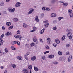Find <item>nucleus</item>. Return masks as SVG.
Wrapping results in <instances>:
<instances>
[{"label":"nucleus","instance_id":"obj_1","mask_svg":"<svg viewBox=\"0 0 73 73\" xmlns=\"http://www.w3.org/2000/svg\"><path fill=\"white\" fill-rule=\"evenodd\" d=\"M14 37H15V38H19L20 40H21V38H22V36L21 35H15L14 36Z\"/></svg>","mask_w":73,"mask_h":73},{"label":"nucleus","instance_id":"obj_2","mask_svg":"<svg viewBox=\"0 0 73 73\" xmlns=\"http://www.w3.org/2000/svg\"><path fill=\"white\" fill-rule=\"evenodd\" d=\"M72 33H69L67 34V36L68 37L70 40H71L72 38Z\"/></svg>","mask_w":73,"mask_h":73},{"label":"nucleus","instance_id":"obj_3","mask_svg":"<svg viewBox=\"0 0 73 73\" xmlns=\"http://www.w3.org/2000/svg\"><path fill=\"white\" fill-rule=\"evenodd\" d=\"M29 10H30V11L28 12V15H30V14H31V13H32L33 12L35 11V9L33 8H30Z\"/></svg>","mask_w":73,"mask_h":73},{"label":"nucleus","instance_id":"obj_4","mask_svg":"<svg viewBox=\"0 0 73 73\" xmlns=\"http://www.w3.org/2000/svg\"><path fill=\"white\" fill-rule=\"evenodd\" d=\"M9 11L10 12H14V11L15 10V8H13L12 9H9Z\"/></svg>","mask_w":73,"mask_h":73},{"label":"nucleus","instance_id":"obj_5","mask_svg":"<svg viewBox=\"0 0 73 73\" xmlns=\"http://www.w3.org/2000/svg\"><path fill=\"white\" fill-rule=\"evenodd\" d=\"M57 16V15L55 13H52L51 14V16L52 17H55Z\"/></svg>","mask_w":73,"mask_h":73},{"label":"nucleus","instance_id":"obj_6","mask_svg":"<svg viewBox=\"0 0 73 73\" xmlns=\"http://www.w3.org/2000/svg\"><path fill=\"white\" fill-rule=\"evenodd\" d=\"M55 42L57 44H60V40H59L58 39H55Z\"/></svg>","mask_w":73,"mask_h":73},{"label":"nucleus","instance_id":"obj_7","mask_svg":"<svg viewBox=\"0 0 73 73\" xmlns=\"http://www.w3.org/2000/svg\"><path fill=\"white\" fill-rule=\"evenodd\" d=\"M36 60V57L35 56H33L31 58V60L33 61H35V60Z\"/></svg>","mask_w":73,"mask_h":73},{"label":"nucleus","instance_id":"obj_8","mask_svg":"<svg viewBox=\"0 0 73 73\" xmlns=\"http://www.w3.org/2000/svg\"><path fill=\"white\" fill-rule=\"evenodd\" d=\"M47 40L48 44H50V38H48Z\"/></svg>","mask_w":73,"mask_h":73},{"label":"nucleus","instance_id":"obj_9","mask_svg":"<svg viewBox=\"0 0 73 73\" xmlns=\"http://www.w3.org/2000/svg\"><path fill=\"white\" fill-rule=\"evenodd\" d=\"M20 2H17L15 5V6L17 7H20Z\"/></svg>","mask_w":73,"mask_h":73},{"label":"nucleus","instance_id":"obj_10","mask_svg":"<svg viewBox=\"0 0 73 73\" xmlns=\"http://www.w3.org/2000/svg\"><path fill=\"white\" fill-rule=\"evenodd\" d=\"M72 56H70L68 58V62H70V61H71V60H72Z\"/></svg>","mask_w":73,"mask_h":73},{"label":"nucleus","instance_id":"obj_11","mask_svg":"<svg viewBox=\"0 0 73 73\" xmlns=\"http://www.w3.org/2000/svg\"><path fill=\"white\" fill-rule=\"evenodd\" d=\"M35 20L37 22H38L39 21V19H38V16H36L35 17Z\"/></svg>","mask_w":73,"mask_h":73},{"label":"nucleus","instance_id":"obj_12","mask_svg":"<svg viewBox=\"0 0 73 73\" xmlns=\"http://www.w3.org/2000/svg\"><path fill=\"white\" fill-rule=\"evenodd\" d=\"M0 42L1 43V45H3V42H4L3 40V39L1 38H0Z\"/></svg>","mask_w":73,"mask_h":73},{"label":"nucleus","instance_id":"obj_13","mask_svg":"<svg viewBox=\"0 0 73 73\" xmlns=\"http://www.w3.org/2000/svg\"><path fill=\"white\" fill-rule=\"evenodd\" d=\"M37 41V37L36 36L34 37L33 39V41L34 42H36Z\"/></svg>","mask_w":73,"mask_h":73},{"label":"nucleus","instance_id":"obj_14","mask_svg":"<svg viewBox=\"0 0 73 73\" xmlns=\"http://www.w3.org/2000/svg\"><path fill=\"white\" fill-rule=\"evenodd\" d=\"M28 68L29 69L31 70L32 69V65H29L28 66Z\"/></svg>","mask_w":73,"mask_h":73},{"label":"nucleus","instance_id":"obj_15","mask_svg":"<svg viewBox=\"0 0 73 73\" xmlns=\"http://www.w3.org/2000/svg\"><path fill=\"white\" fill-rule=\"evenodd\" d=\"M48 58H52L54 57V55H50L49 56H48Z\"/></svg>","mask_w":73,"mask_h":73},{"label":"nucleus","instance_id":"obj_16","mask_svg":"<svg viewBox=\"0 0 73 73\" xmlns=\"http://www.w3.org/2000/svg\"><path fill=\"white\" fill-rule=\"evenodd\" d=\"M44 31H45V29H43L41 30V31L40 32V34H41V35L43 34V33H44Z\"/></svg>","mask_w":73,"mask_h":73},{"label":"nucleus","instance_id":"obj_17","mask_svg":"<svg viewBox=\"0 0 73 73\" xmlns=\"http://www.w3.org/2000/svg\"><path fill=\"white\" fill-rule=\"evenodd\" d=\"M17 58L18 59V60H21L23 59V57L21 56H17Z\"/></svg>","mask_w":73,"mask_h":73},{"label":"nucleus","instance_id":"obj_18","mask_svg":"<svg viewBox=\"0 0 73 73\" xmlns=\"http://www.w3.org/2000/svg\"><path fill=\"white\" fill-rule=\"evenodd\" d=\"M23 27L24 28H27V27H28V25H27V24H25V23H23Z\"/></svg>","mask_w":73,"mask_h":73},{"label":"nucleus","instance_id":"obj_19","mask_svg":"<svg viewBox=\"0 0 73 73\" xmlns=\"http://www.w3.org/2000/svg\"><path fill=\"white\" fill-rule=\"evenodd\" d=\"M34 45H35V43L32 42L31 44L30 45V47L31 48H32V46H33Z\"/></svg>","mask_w":73,"mask_h":73},{"label":"nucleus","instance_id":"obj_20","mask_svg":"<svg viewBox=\"0 0 73 73\" xmlns=\"http://www.w3.org/2000/svg\"><path fill=\"white\" fill-rule=\"evenodd\" d=\"M11 35V32H7L6 33V36H9V35Z\"/></svg>","mask_w":73,"mask_h":73},{"label":"nucleus","instance_id":"obj_21","mask_svg":"<svg viewBox=\"0 0 73 73\" xmlns=\"http://www.w3.org/2000/svg\"><path fill=\"white\" fill-rule=\"evenodd\" d=\"M49 24L48 23H46V24H44V26L46 27H48V26H49Z\"/></svg>","mask_w":73,"mask_h":73},{"label":"nucleus","instance_id":"obj_22","mask_svg":"<svg viewBox=\"0 0 73 73\" xmlns=\"http://www.w3.org/2000/svg\"><path fill=\"white\" fill-rule=\"evenodd\" d=\"M25 47L27 48H29V45L28 44H26L25 45Z\"/></svg>","mask_w":73,"mask_h":73},{"label":"nucleus","instance_id":"obj_23","mask_svg":"<svg viewBox=\"0 0 73 73\" xmlns=\"http://www.w3.org/2000/svg\"><path fill=\"white\" fill-rule=\"evenodd\" d=\"M34 70H35V71H36V72L38 71V68L37 67L34 66Z\"/></svg>","mask_w":73,"mask_h":73},{"label":"nucleus","instance_id":"obj_24","mask_svg":"<svg viewBox=\"0 0 73 73\" xmlns=\"http://www.w3.org/2000/svg\"><path fill=\"white\" fill-rule=\"evenodd\" d=\"M6 25H8V26H9V25H11V23L9 22H7L6 23Z\"/></svg>","mask_w":73,"mask_h":73},{"label":"nucleus","instance_id":"obj_25","mask_svg":"<svg viewBox=\"0 0 73 73\" xmlns=\"http://www.w3.org/2000/svg\"><path fill=\"white\" fill-rule=\"evenodd\" d=\"M18 19L17 18H15L13 19V21L15 22H17L18 21Z\"/></svg>","mask_w":73,"mask_h":73},{"label":"nucleus","instance_id":"obj_26","mask_svg":"<svg viewBox=\"0 0 73 73\" xmlns=\"http://www.w3.org/2000/svg\"><path fill=\"white\" fill-rule=\"evenodd\" d=\"M23 71L24 72V73H28V71L27 69H24L23 70Z\"/></svg>","mask_w":73,"mask_h":73},{"label":"nucleus","instance_id":"obj_27","mask_svg":"<svg viewBox=\"0 0 73 73\" xmlns=\"http://www.w3.org/2000/svg\"><path fill=\"white\" fill-rule=\"evenodd\" d=\"M13 26L12 25L10 26L8 28V29L9 30H10L11 29H12V28H13Z\"/></svg>","mask_w":73,"mask_h":73},{"label":"nucleus","instance_id":"obj_28","mask_svg":"<svg viewBox=\"0 0 73 73\" xmlns=\"http://www.w3.org/2000/svg\"><path fill=\"white\" fill-rule=\"evenodd\" d=\"M58 64V62L56 61L54 62L53 63V65H57Z\"/></svg>","mask_w":73,"mask_h":73},{"label":"nucleus","instance_id":"obj_29","mask_svg":"<svg viewBox=\"0 0 73 73\" xmlns=\"http://www.w3.org/2000/svg\"><path fill=\"white\" fill-rule=\"evenodd\" d=\"M16 44V41H13L11 42L12 45H14V44Z\"/></svg>","mask_w":73,"mask_h":73},{"label":"nucleus","instance_id":"obj_30","mask_svg":"<svg viewBox=\"0 0 73 73\" xmlns=\"http://www.w3.org/2000/svg\"><path fill=\"white\" fill-rule=\"evenodd\" d=\"M58 53L59 55H60V56H61L62 55V52L61 51H58Z\"/></svg>","mask_w":73,"mask_h":73},{"label":"nucleus","instance_id":"obj_31","mask_svg":"<svg viewBox=\"0 0 73 73\" xmlns=\"http://www.w3.org/2000/svg\"><path fill=\"white\" fill-rule=\"evenodd\" d=\"M46 53H49V51H47L46 52H44V54H46Z\"/></svg>","mask_w":73,"mask_h":73},{"label":"nucleus","instance_id":"obj_32","mask_svg":"<svg viewBox=\"0 0 73 73\" xmlns=\"http://www.w3.org/2000/svg\"><path fill=\"white\" fill-rule=\"evenodd\" d=\"M12 67L14 69H15V68H16V64H12Z\"/></svg>","mask_w":73,"mask_h":73},{"label":"nucleus","instance_id":"obj_33","mask_svg":"<svg viewBox=\"0 0 73 73\" xmlns=\"http://www.w3.org/2000/svg\"><path fill=\"white\" fill-rule=\"evenodd\" d=\"M5 51L6 53H8V50L7 48H5Z\"/></svg>","mask_w":73,"mask_h":73},{"label":"nucleus","instance_id":"obj_34","mask_svg":"<svg viewBox=\"0 0 73 73\" xmlns=\"http://www.w3.org/2000/svg\"><path fill=\"white\" fill-rule=\"evenodd\" d=\"M64 17H59L58 18V21H60Z\"/></svg>","mask_w":73,"mask_h":73},{"label":"nucleus","instance_id":"obj_35","mask_svg":"<svg viewBox=\"0 0 73 73\" xmlns=\"http://www.w3.org/2000/svg\"><path fill=\"white\" fill-rule=\"evenodd\" d=\"M65 38V36L64 35L62 38V41H64Z\"/></svg>","mask_w":73,"mask_h":73},{"label":"nucleus","instance_id":"obj_36","mask_svg":"<svg viewBox=\"0 0 73 73\" xmlns=\"http://www.w3.org/2000/svg\"><path fill=\"white\" fill-rule=\"evenodd\" d=\"M52 29L54 31H56V30H57V27L55 26V27H53L52 28Z\"/></svg>","mask_w":73,"mask_h":73},{"label":"nucleus","instance_id":"obj_37","mask_svg":"<svg viewBox=\"0 0 73 73\" xmlns=\"http://www.w3.org/2000/svg\"><path fill=\"white\" fill-rule=\"evenodd\" d=\"M42 59H43V60H45V56H42Z\"/></svg>","mask_w":73,"mask_h":73},{"label":"nucleus","instance_id":"obj_38","mask_svg":"<svg viewBox=\"0 0 73 73\" xmlns=\"http://www.w3.org/2000/svg\"><path fill=\"white\" fill-rule=\"evenodd\" d=\"M70 43L67 44L66 45V46L67 48H68V47H69L70 46Z\"/></svg>","mask_w":73,"mask_h":73},{"label":"nucleus","instance_id":"obj_39","mask_svg":"<svg viewBox=\"0 0 73 73\" xmlns=\"http://www.w3.org/2000/svg\"><path fill=\"white\" fill-rule=\"evenodd\" d=\"M16 43L17 44L19 45V46H20V42L17 41L16 42Z\"/></svg>","mask_w":73,"mask_h":73},{"label":"nucleus","instance_id":"obj_40","mask_svg":"<svg viewBox=\"0 0 73 73\" xmlns=\"http://www.w3.org/2000/svg\"><path fill=\"white\" fill-rule=\"evenodd\" d=\"M4 2H2L0 4V5H1V6H3V5H4Z\"/></svg>","mask_w":73,"mask_h":73},{"label":"nucleus","instance_id":"obj_41","mask_svg":"<svg viewBox=\"0 0 73 73\" xmlns=\"http://www.w3.org/2000/svg\"><path fill=\"white\" fill-rule=\"evenodd\" d=\"M46 10L47 11H50V9L49 8L46 7Z\"/></svg>","mask_w":73,"mask_h":73},{"label":"nucleus","instance_id":"obj_42","mask_svg":"<svg viewBox=\"0 0 73 73\" xmlns=\"http://www.w3.org/2000/svg\"><path fill=\"white\" fill-rule=\"evenodd\" d=\"M68 12L69 13L71 14L72 13V11L71 10H68Z\"/></svg>","mask_w":73,"mask_h":73},{"label":"nucleus","instance_id":"obj_43","mask_svg":"<svg viewBox=\"0 0 73 73\" xmlns=\"http://www.w3.org/2000/svg\"><path fill=\"white\" fill-rule=\"evenodd\" d=\"M17 35H19V34H20V31L18 30L17 31Z\"/></svg>","mask_w":73,"mask_h":73},{"label":"nucleus","instance_id":"obj_44","mask_svg":"<svg viewBox=\"0 0 73 73\" xmlns=\"http://www.w3.org/2000/svg\"><path fill=\"white\" fill-rule=\"evenodd\" d=\"M63 5L65 6H67L68 5V3H64L63 4Z\"/></svg>","mask_w":73,"mask_h":73},{"label":"nucleus","instance_id":"obj_45","mask_svg":"<svg viewBox=\"0 0 73 73\" xmlns=\"http://www.w3.org/2000/svg\"><path fill=\"white\" fill-rule=\"evenodd\" d=\"M53 23L54 24H56L57 23V21L56 20H54L53 21Z\"/></svg>","mask_w":73,"mask_h":73},{"label":"nucleus","instance_id":"obj_46","mask_svg":"<svg viewBox=\"0 0 73 73\" xmlns=\"http://www.w3.org/2000/svg\"><path fill=\"white\" fill-rule=\"evenodd\" d=\"M48 20H46L45 21H43L44 23H48Z\"/></svg>","mask_w":73,"mask_h":73},{"label":"nucleus","instance_id":"obj_47","mask_svg":"<svg viewBox=\"0 0 73 73\" xmlns=\"http://www.w3.org/2000/svg\"><path fill=\"white\" fill-rule=\"evenodd\" d=\"M4 37V34H3L1 36V38H3Z\"/></svg>","mask_w":73,"mask_h":73},{"label":"nucleus","instance_id":"obj_48","mask_svg":"<svg viewBox=\"0 0 73 73\" xmlns=\"http://www.w3.org/2000/svg\"><path fill=\"white\" fill-rule=\"evenodd\" d=\"M40 42H41L42 44L44 42L43 41H42V40L41 39H40Z\"/></svg>","mask_w":73,"mask_h":73},{"label":"nucleus","instance_id":"obj_49","mask_svg":"<svg viewBox=\"0 0 73 73\" xmlns=\"http://www.w3.org/2000/svg\"><path fill=\"white\" fill-rule=\"evenodd\" d=\"M57 44H55V43H54L53 44V46H54L55 47H56V46H57Z\"/></svg>","mask_w":73,"mask_h":73},{"label":"nucleus","instance_id":"obj_50","mask_svg":"<svg viewBox=\"0 0 73 73\" xmlns=\"http://www.w3.org/2000/svg\"><path fill=\"white\" fill-rule=\"evenodd\" d=\"M46 49H49V46H48L47 45L46 46Z\"/></svg>","mask_w":73,"mask_h":73},{"label":"nucleus","instance_id":"obj_51","mask_svg":"<svg viewBox=\"0 0 73 73\" xmlns=\"http://www.w3.org/2000/svg\"><path fill=\"white\" fill-rule=\"evenodd\" d=\"M40 17H44V14H41Z\"/></svg>","mask_w":73,"mask_h":73},{"label":"nucleus","instance_id":"obj_52","mask_svg":"<svg viewBox=\"0 0 73 73\" xmlns=\"http://www.w3.org/2000/svg\"><path fill=\"white\" fill-rule=\"evenodd\" d=\"M33 29L34 30H35V31H36V29H37V28L36 27H33Z\"/></svg>","mask_w":73,"mask_h":73},{"label":"nucleus","instance_id":"obj_53","mask_svg":"<svg viewBox=\"0 0 73 73\" xmlns=\"http://www.w3.org/2000/svg\"><path fill=\"white\" fill-rule=\"evenodd\" d=\"M29 53H30V52H28L26 53V55H27V56H28V55L29 54Z\"/></svg>","mask_w":73,"mask_h":73},{"label":"nucleus","instance_id":"obj_54","mask_svg":"<svg viewBox=\"0 0 73 73\" xmlns=\"http://www.w3.org/2000/svg\"><path fill=\"white\" fill-rule=\"evenodd\" d=\"M42 10H43V11H45V7H43V8H42Z\"/></svg>","mask_w":73,"mask_h":73},{"label":"nucleus","instance_id":"obj_55","mask_svg":"<svg viewBox=\"0 0 73 73\" xmlns=\"http://www.w3.org/2000/svg\"><path fill=\"white\" fill-rule=\"evenodd\" d=\"M12 50H16V48H12Z\"/></svg>","mask_w":73,"mask_h":73},{"label":"nucleus","instance_id":"obj_56","mask_svg":"<svg viewBox=\"0 0 73 73\" xmlns=\"http://www.w3.org/2000/svg\"><path fill=\"white\" fill-rule=\"evenodd\" d=\"M27 56H28L26 54H25L24 55V57L25 58H26V57H27Z\"/></svg>","mask_w":73,"mask_h":73},{"label":"nucleus","instance_id":"obj_57","mask_svg":"<svg viewBox=\"0 0 73 73\" xmlns=\"http://www.w3.org/2000/svg\"><path fill=\"white\" fill-rule=\"evenodd\" d=\"M35 30H34V29H33V30L31 31H30V32H35Z\"/></svg>","mask_w":73,"mask_h":73},{"label":"nucleus","instance_id":"obj_58","mask_svg":"<svg viewBox=\"0 0 73 73\" xmlns=\"http://www.w3.org/2000/svg\"><path fill=\"white\" fill-rule=\"evenodd\" d=\"M66 55H69V52H67L66 53Z\"/></svg>","mask_w":73,"mask_h":73},{"label":"nucleus","instance_id":"obj_59","mask_svg":"<svg viewBox=\"0 0 73 73\" xmlns=\"http://www.w3.org/2000/svg\"><path fill=\"white\" fill-rule=\"evenodd\" d=\"M2 29L3 30H5V27H2Z\"/></svg>","mask_w":73,"mask_h":73},{"label":"nucleus","instance_id":"obj_60","mask_svg":"<svg viewBox=\"0 0 73 73\" xmlns=\"http://www.w3.org/2000/svg\"><path fill=\"white\" fill-rule=\"evenodd\" d=\"M25 59H26V60H28V57H26V58H25Z\"/></svg>","mask_w":73,"mask_h":73},{"label":"nucleus","instance_id":"obj_61","mask_svg":"<svg viewBox=\"0 0 73 73\" xmlns=\"http://www.w3.org/2000/svg\"><path fill=\"white\" fill-rule=\"evenodd\" d=\"M55 0H53L52 1V3H55Z\"/></svg>","mask_w":73,"mask_h":73},{"label":"nucleus","instance_id":"obj_62","mask_svg":"<svg viewBox=\"0 0 73 73\" xmlns=\"http://www.w3.org/2000/svg\"><path fill=\"white\" fill-rule=\"evenodd\" d=\"M1 69H3V68H4V66H1Z\"/></svg>","mask_w":73,"mask_h":73},{"label":"nucleus","instance_id":"obj_63","mask_svg":"<svg viewBox=\"0 0 73 73\" xmlns=\"http://www.w3.org/2000/svg\"><path fill=\"white\" fill-rule=\"evenodd\" d=\"M6 2H9L10 0H6Z\"/></svg>","mask_w":73,"mask_h":73},{"label":"nucleus","instance_id":"obj_64","mask_svg":"<svg viewBox=\"0 0 73 73\" xmlns=\"http://www.w3.org/2000/svg\"><path fill=\"white\" fill-rule=\"evenodd\" d=\"M4 73H7V70H5V71L4 72Z\"/></svg>","mask_w":73,"mask_h":73}]
</instances>
